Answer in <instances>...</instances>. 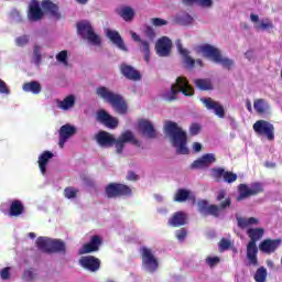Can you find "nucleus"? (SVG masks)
<instances>
[{
    "mask_svg": "<svg viewBox=\"0 0 282 282\" xmlns=\"http://www.w3.org/2000/svg\"><path fill=\"white\" fill-rule=\"evenodd\" d=\"M36 248L41 250V252H45L46 254H51L52 248V238L47 237H39L36 239Z\"/></svg>",
    "mask_w": 282,
    "mask_h": 282,
    "instance_id": "nucleus-32",
    "label": "nucleus"
},
{
    "mask_svg": "<svg viewBox=\"0 0 282 282\" xmlns=\"http://www.w3.org/2000/svg\"><path fill=\"white\" fill-rule=\"evenodd\" d=\"M72 135H76V127L70 124H64L59 129V137L65 138L66 140H69Z\"/></svg>",
    "mask_w": 282,
    "mask_h": 282,
    "instance_id": "nucleus-38",
    "label": "nucleus"
},
{
    "mask_svg": "<svg viewBox=\"0 0 282 282\" xmlns=\"http://www.w3.org/2000/svg\"><path fill=\"white\" fill-rule=\"evenodd\" d=\"M230 246H232V242H230V240H228L226 238H223L219 241V250H220V252H224L226 250H230Z\"/></svg>",
    "mask_w": 282,
    "mask_h": 282,
    "instance_id": "nucleus-46",
    "label": "nucleus"
},
{
    "mask_svg": "<svg viewBox=\"0 0 282 282\" xmlns=\"http://www.w3.org/2000/svg\"><path fill=\"white\" fill-rule=\"evenodd\" d=\"M23 91L31 93V94H41V83L39 82H29L23 84L22 86Z\"/></svg>",
    "mask_w": 282,
    "mask_h": 282,
    "instance_id": "nucleus-37",
    "label": "nucleus"
},
{
    "mask_svg": "<svg viewBox=\"0 0 282 282\" xmlns=\"http://www.w3.org/2000/svg\"><path fill=\"white\" fill-rule=\"evenodd\" d=\"M140 252L143 268H145L148 272H155V270H158L160 267V263L158 262L155 256H153V251L147 247H141Z\"/></svg>",
    "mask_w": 282,
    "mask_h": 282,
    "instance_id": "nucleus-11",
    "label": "nucleus"
},
{
    "mask_svg": "<svg viewBox=\"0 0 282 282\" xmlns=\"http://www.w3.org/2000/svg\"><path fill=\"white\" fill-rule=\"evenodd\" d=\"M279 246H281V239H265L260 242L259 248L264 254H272L276 252Z\"/></svg>",
    "mask_w": 282,
    "mask_h": 282,
    "instance_id": "nucleus-25",
    "label": "nucleus"
},
{
    "mask_svg": "<svg viewBox=\"0 0 282 282\" xmlns=\"http://www.w3.org/2000/svg\"><path fill=\"white\" fill-rule=\"evenodd\" d=\"M219 261H220L219 257H208L206 259V263L209 265V268H215V265H217Z\"/></svg>",
    "mask_w": 282,
    "mask_h": 282,
    "instance_id": "nucleus-51",
    "label": "nucleus"
},
{
    "mask_svg": "<svg viewBox=\"0 0 282 282\" xmlns=\"http://www.w3.org/2000/svg\"><path fill=\"white\" fill-rule=\"evenodd\" d=\"M41 6H42V10L51 14V17L56 21H61V19H63L58 4L52 2L51 0H43Z\"/></svg>",
    "mask_w": 282,
    "mask_h": 282,
    "instance_id": "nucleus-21",
    "label": "nucleus"
},
{
    "mask_svg": "<svg viewBox=\"0 0 282 282\" xmlns=\"http://www.w3.org/2000/svg\"><path fill=\"white\" fill-rule=\"evenodd\" d=\"M183 94L184 96H195V88L188 84V79L185 77H177L175 84L171 86V94H167L165 100L167 102H173L177 99V94Z\"/></svg>",
    "mask_w": 282,
    "mask_h": 282,
    "instance_id": "nucleus-7",
    "label": "nucleus"
},
{
    "mask_svg": "<svg viewBox=\"0 0 282 282\" xmlns=\"http://www.w3.org/2000/svg\"><path fill=\"white\" fill-rule=\"evenodd\" d=\"M171 50H173V41H171V39L163 36L158 40L155 44V51L159 56H171Z\"/></svg>",
    "mask_w": 282,
    "mask_h": 282,
    "instance_id": "nucleus-18",
    "label": "nucleus"
},
{
    "mask_svg": "<svg viewBox=\"0 0 282 282\" xmlns=\"http://www.w3.org/2000/svg\"><path fill=\"white\" fill-rule=\"evenodd\" d=\"M95 140L99 147H102L104 149H111V147H116V152L120 155L122 151H124V144L130 142V144H133L134 147H142V142L138 139H135V135H133V132L131 130H126L122 132L118 139L113 137V134L100 130L96 135Z\"/></svg>",
    "mask_w": 282,
    "mask_h": 282,
    "instance_id": "nucleus-1",
    "label": "nucleus"
},
{
    "mask_svg": "<svg viewBox=\"0 0 282 282\" xmlns=\"http://www.w3.org/2000/svg\"><path fill=\"white\" fill-rule=\"evenodd\" d=\"M199 52H202L205 58H210L213 63H217L218 65H223L225 69H232V65H235V61L224 57L221 55V51L219 48L210 45L204 44L198 47Z\"/></svg>",
    "mask_w": 282,
    "mask_h": 282,
    "instance_id": "nucleus-6",
    "label": "nucleus"
},
{
    "mask_svg": "<svg viewBox=\"0 0 282 282\" xmlns=\"http://www.w3.org/2000/svg\"><path fill=\"white\" fill-rule=\"evenodd\" d=\"M202 131V124L199 123H192L189 127L191 135H197Z\"/></svg>",
    "mask_w": 282,
    "mask_h": 282,
    "instance_id": "nucleus-48",
    "label": "nucleus"
},
{
    "mask_svg": "<svg viewBox=\"0 0 282 282\" xmlns=\"http://www.w3.org/2000/svg\"><path fill=\"white\" fill-rule=\"evenodd\" d=\"M164 129L165 133L170 135L173 147L176 148V152L180 155H188V148H186L188 137L186 131L182 130L175 121H165Z\"/></svg>",
    "mask_w": 282,
    "mask_h": 282,
    "instance_id": "nucleus-3",
    "label": "nucleus"
},
{
    "mask_svg": "<svg viewBox=\"0 0 282 282\" xmlns=\"http://www.w3.org/2000/svg\"><path fill=\"white\" fill-rule=\"evenodd\" d=\"M265 279H268V269L265 267H260L254 274V281L256 282H265Z\"/></svg>",
    "mask_w": 282,
    "mask_h": 282,
    "instance_id": "nucleus-41",
    "label": "nucleus"
},
{
    "mask_svg": "<svg viewBox=\"0 0 282 282\" xmlns=\"http://www.w3.org/2000/svg\"><path fill=\"white\" fill-rule=\"evenodd\" d=\"M200 102L205 105L208 111H214L217 118H220V119L226 118V109H224V106L219 101H215L213 100V98L208 97V98H200Z\"/></svg>",
    "mask_w": 282,
    "mask_h": 282,
    "instance_id": "nucleus-15",
    "label": "nucleus"
},
{
    "mask_svg": "<svg viewBox=\"0 0 282 282\" xmlns=\"http://www.w3.org/2000/svg\"><path fill=\"white\" fill-rule=\"evenodd\" d=\"M96 120L99 122V124H104V127H107V129H118V124H120V121L118 118L109 115L107 110L100 109L96 113Z\"/></svg>",
    "mask_w": 282,
    "mask_h": 282,
    "instance_id": "nucleus-14",
    "label": "nucleus"
},
{
    "mask_svg": "<svg viewBox=\"0 0 282 282\" xmlns=\"http://www.w3.org/2000/svg\"><path fill=\"white\" fill-rule=\"evenodd\" d=\"M176 47L178 50V54H181V56H183V65H184L185 69H195V58H193L188 54V50H186V48H184V46H182V42L180 40L176 42Z\"/></svg>",
    "mask_w": 282,
    "mask_h": 282,
    "instance_id": "nucleus-23",
    "label": "nucleus"
},
{
    "mask_svg": "<svg viewBox=\"0 0 282 282\" xmlns=\"http://www.w3.org/2000/svg\"><path fill=\"white\" fill-rule=\"evenodd\" d=\"M253 131L257 135L267 138L269 142H274V124L267 120H258L253 123Z\"/></svg>",
    "mask_w": 282,
    "mask_h": 282,
    "instance_id": "nucleus-10",
    "label": "nucleus"
},
{
    "mask_svg": "<svg viewBox=\"0 0 282 282\" xmlns=\"http://www.w3.org/2000/svg\"><path fill=\"white\" fill-rule=\"evenodd\" d=\"M76 105V97L74 95H68L62 101L57 102L58 109H63V111H67V109H72Z\"/></svg>",
    "mask_w": 282,
    "mask_h": 282,
    "instance_id": "nucleus-36",
    "label": "nucleus"
},
{
    "mask_svg": "<svg viewBox=\"0 0 282 282\" xmlns=\"http://www.w3.org/2000/svg\"><path fill=\"white\" fill-rule=\"evenodd\" d=\"M100 259L94 256H84L79 259V265L88 272H98L100 270Z\"/></svg>",
    "mask_w": 282,
    "mask_h": 282,
    "instance_id": "nucleus-17",
    "label": "nucleus"
},
{
    "mask_svg": "<svg viewBox=\"0 0 282 282\" xmlns=\"http://www.w3.org/2000/svg\"><path fill=\"white\" fill-rule=\"evenodd\" d=\"M264 166H265L267 169H275V167H276V163L267 161V162L264 163Z\"/></svg>",
    "mask_w": 282,
    "mask_h": 282,
    "instance_id": "nucleus-63",
    "label": "nucleus"
},
{
    "mask_svg": "<svg viewBox=\"0 0 282 282\" xmlns=\"http://www.w3.org/2000/svg\"><path fill=\"white\" fill-rule=\"evenodd\" d=\"M65 142H67V139H65V137L59 135L58 145L61 147V149H63L65 147Z\"/></svg>",
    "mask_w": 282,
    "mask_h": 282,
    "instance_id": "nucleus-62",
    "label": "nucleus"
},
{
    "mask_svg": "<svg viewBox=\"0 0 282 282\" xmlns=\"http://www.w3.org/2000/svg\"><path fill=\"white\" fill-rule=\"evenodd\" d=\"M246 107H247V110H248L250 113H252V104L250 102V100H247Z\"/></svg>",
    "mask_w": 282,
    "mask_h": 282,
    "instance_id": "nucleus-64",
    "label": "nucleus"
},
{
    "mask_svg": "<svg viewBox=\"0 0 282 282\" xmlns=\"http://www.w3.org/2000/svg\"><path fill=\"white\" fill-rule=\"evenodd\" d=\"M25 212V207L23 206V202L20 199H14L11 202L9 207V215L10 217H20Z\"/></svg>",
    "mask_w": 282,
    "mask_h": 282,
    "instance_id": "nucleus-30",
    "label": "nucleus"
},
{
    "mask_svg": "<svg viewBox=\"0 0 282 282\" xmlns=\"http://www.w3.org/2000/svg\"><path fill=\"white\" fill-rule=\"evenodd\" d=\"M52 158H54V153H52L51 151H44L39 156L37 164L42 175H45V173H47V164H50Z\"/></svg>",
    "mask_w": 282,
    "mask_h": 282,
    "instance_id": "nucleus-29",
    "label": "nucleus"
},
{
    "mask_svg": "<svg viewBox=\"0 0 282 282\" xmlns=\"http://www.w3.org/2000/svg\"><path fill=\"white\" fill-rule=\"evenodd\" d=\"M213 0H196V6L200 8H213Z\"/></svg>",
    "mask_w": 282,
    "mask_h": 282,
    "instance_id": "nucleus-52",
    "label": "nucleus"
},
{
    "mask_svg": "<svg viewBox=\"0 0 282 282\" xmlns=\"http://www.w3.org/2000/svg\"><path fill=\"white\" fill-rule=\"evenodd\" d=\"M0 276L1 279H3V281H8V279H10V268L2 269L0 272Z\"/></svg>",
    "mask_w": 282,
    "mask_h": 282,
    "instance_id": "nucleus-57",
    "label": "nucleus"
},
{
    "mask_svg": "<svg viewBox=\"0 0 282 282\" xmlns=\"http://www.w3.org/2000/svg\"><path fill=\"white\" fill-rule=\"evenodd\" d=\"M194 85L200 91H213L215 89V87L213 86V80H210L209 78H205V79L198 78V79H195L194 80Z\"/></svg>",
    "mask_w": 282,
    "mask_h": 282,
    "instance_id": "nucleus-34",
    "label": "nucleus"
},
{
    "mask_svg": "<svg viewBox=\"0 0 282 282\" xmlns=\"http://www.w3.org/2000/svg\"><path fill=\"white\" fill-rule=\"evenodd\" d=\"M102 246V237L95 235L90 237L89 242L83 245L79 249V254H91V252H98Z\"/></svg>",
    "mask_w": 282,
    "mask_h": 282,
    "instance_id": "nucleus-16",
    "label": "nucleus"
},
{
    "mask_svg": "<svg viewBox=\"0 0 282 282\" xmlns=\"http://www.w3.org/2000/svg\"><path fill=\"white\" fill-rule=\"evenodd\" d=\"M175 237L181 242L186 241V237H188V231L186 230V228H181L175 231Z\"/></svg>",
    "mask_w": 282,
    "mask_h": 282,
    "instance_id": "nucleus-44",
    "label": "nucleus"
},
{
    "mask_svg": "<svg viewBox=\"0 0 282 282\" xmlns=\"http://www.w3.org/2000/svg\"><path fill=\"white\" fill-rule=\"evenodd\" d=\"M77 34L84 39V41H88L91 45H100V36L96 34L94 31V26H91V22L89 21H79L76 24Z\"/></svg>",
    "mask_w": 282,
    "mask_h": 282,
    "instance_id": "nucleus-8",
    "label": "nucleus"
},
{
    "mask_svg": "<svg viewBox=\"0 0 282 282\" xmlns=\"http://www.w3.org/2000/svg\"><path fill=\"white\" fill-rule=\"evenodd\" d=\"M210 177H213L214 182L220 183L226 182L227 184H232L237 182V174L226 171L224 167H214L210 170Z\"/></svg>",
    "mask_w": 282,
    "mask_h": 282,
    "instance_id": "nucleus-12",
    "label": "nucleus"
},
{
    "mask_svg": "<svg viewBox=\"0 0 282 282\" xmlns=\"http://www.w3.org/2000/svg\"><path fill=\"white\" fill-rule=\"evenodd\" d=\"M56 61L58 63H63V65H67V51H61L56 56Z\"/></svg>",
    "mask_w": 282,
    "mask_h": 282,
    "instance_id": "nucleus-47",
    "label": "nucleus"
},
{
    "mask_svg": "<svg viewBox=\"0 0 282 282\" xmlns=\"http://www.w3.org/2000/svg\"><path fill=\"white\" fill-rule=\"evenodd\" d=\"M107 36L111 41V43H113V45L119 47V50L127 52V45H124V41L122 40V36L120 35V33H118V31L108 29Z\"/></svg>",
    "mask_w": 282,
    "mask_h": 282,
    "instance_id": "nucleus-28",
    "label": "nucleus"
},
{
    "mask_svg": "<svg viewBox=\"0 0 282 282\" xmlns=\"http://www.w3.org/2000/svg\"><path fill=\"white\" fill-rule=\"evenodd\" d=\"M193 150L195 151V153H199V151H202V143L195 142L193 144Z\"/></svg>",
    "mask_w": 282,
    "mask_h": 282,
    "instance_id": "nucleus-60",
    "label": "nucleus"
},
{
    "mask_svg": "<svg viewBox=\"0 0 282 282\" xmlns=\"http://www.w3.org/2000/svg\"><path fill=\"white\" fill-rule=\"evenodd\" d=\"M184 6H195L197 4V0H183Z\"/></svg>",
    "mask_w": 282,
    "mask_h": 282,
    "instance_id": "nucleus-61",
    "label": "nucleus"
},
{
    "mask_svg": "<svg viewBox=\"0 0 282 282\" xmlns=\"http://www.w3.org/2000/svg\"><path fill=\"white\" fill-rule=\"evenodd\" d=\"M247 235L250 238L247 245V259L250 261L251 265H259V260L257 259L259 252L257 241L265 235V230L263 228H250L247 230Z\"/></svg>",
    "mask_w": 282,
    "mask_h": 282,
    "instance_id": "nucleus-5",
    "label": "nucleus"
},
{
    "mask_svg": "<svg viewBox=\"0 0 282 282\" xmlns=\"http://www.w3.org/2000/svg\"><path fill=\"white\" fill-rule=\"evenodd\" d=\"M127 180L129 182H138V180H140V175L135 174V172L133 171H129L127 175Z\"/></svg>",
    "mask_w": 282,
    "mask_h": 282,
    "instance_id": "nucleus-54",
    "label": "nucleus"
},
{
    "mask_svg": "<svg viewBox=\"0 0 282 282\" xmlns=\"http://www.w3.org/2000/svg\"><path fill=\"white\" fill-rule=\"evenodd\" d=\"M105 194L108 199H118V197H131L133 191L122 183H109L105 187Z\"/></svg>",
    "mask_w": 282,
    "mask_h": 282,
    "instance_id": "nucleus-9",
    "label": "nucleus"
},
{
    "mask_svg": "<svg viewBox=\"0 0 282 282\" xmlns=\"http://www.w3.org/2000/svg\"><path fill=\"white\" fill-rule=\"evenodd\" d=\"M36 276H37V274H36V271H34V269H28L22 274L23 281H26V282L34 281V279H36Z\"/></svg>",
    "mask_w": 282,
    "mask_h": 282,
    "instance_id": "nucleus-42",
    "label": "nucleus"
},
{
    "mask_svg": "<svg viewBox=\"0 0 282 282\" xmlns=\"http://www.w3.org/2000/svg\"><path fill=\"white\" fill-rule=\"evenodd\" d=\"M215 162H217L215 154L207 153L198 160L194 161L191 165V169H208V166H210V164H215Z\"/></svg>",
    "mask_w": 282,
    "mask_h": 282,
    "instance_id": "nucleus-22",
    "label": "nucleus"
},
{
    "mask_svg": "<svg viewBox=\"0 0 282 282\" xmlns=\"http://www.w3.org/2000/svg\"><path fill=\"white\" fill-rule=\"evenodd\" d=\"M152 24L155 26V28H160L162 25H169V21L162 19V18H154L152 19Z\"/></svg>",
    "mask_w": 282,
    "mask_h": 282,
    "instance_id": "nucleus-50",
    "label": "nucleus"
},
{
    "mask_svg": "<svg viewBox=\"0 0 282 282\" xmlns=\"http://www.w3.org/2000/svg\"><path fill=\"white\" fill-rule=\"evenodd\" d=\"M141 52L144 54V61L149 63L151 61V45L149 42H142Z\"/></svg>",
    "mask_w": 282,
    "mask_h": 282,
    "instance_id": "nucleus-43",
    "label": "nucleus"
},
{
    "mask_svg": "<svg viewBox=\"0 0 282 282\" xmlns=\"http://www.w3.org/2000/svg\"><path fill=\"white\" fill-rule=\"evenodd\" d=\"M186 219H188L186 213L176 212L169 218L167 224L172 228H180L182 226H186Z\"/></svg>",
    "mask_w": 282,
    "mask_h": 282,
    "instance_id": "nucleus-27",
    "label": "nucleus"
},
{
    "mask_svg": "<svg viewBox=\"0 0 282 282\" xmlns=\"http://www.w3.org/2000/svg\"><path fill=\"white\" fill-rule=\"evenodd\" d=\"M238 227L239 228H248V226H258L259 225V219L256 217H250V218H238Z\"/></svg>",
    "mask_w": 282,
    "mask_h": 282,
    "instance_id": "nucleus-39",
    "label": "nucleus"
},
{
    "mask_svg": "<svg viewBox=\"0 0 282 282\" xmlns=\"http://www.w3.org/2000/svg\"><path fill=\"white\" fill-rule=\"evenodd\" d=\"M181 21H182V23H184V25H191V23H193L194 19L191 14L185 13L181 17Z\"/></svg>",
    "mask_w": 282,
    "mask_h": 282,
    "instance_id": "nucleus-53",
    "label": "nucleus"
},
{
    "mask_svg": "<svg viewBox=\"0 0 282 282\" xmlns=\"http://www.w3.org/2000/svg\"><path fill=\"white\" fill-rule=\"evenodd\" d=\"M139 127L141 129L142 135H147L150 140L158 138V131H155V128L153 127V123H151V121L142 119L139 122Z\"/></svg>",
    "mask_w": 282,
    "mask_h": 282,
    "instance_id": "nucleus-26",
    "label": "nucleus"
},
{
    "mask_svg": "<svg viewBox=\"0 0 282 282\" xmlns=\"http://www.w3.org/2000/svg\"><path fill=\"white\" fill-rule=\"evenodd\" d=\"M186 199H192L193 202H195V196L191 195V191L188 189H184V188L177 189L174 195V202L182 204L186 202Z\"/></svg>",
    "mask_w": 282,
    "mask_h": 282,
    "instance_id": "nucleus-33",
    "label": "nucleus"
},
{
    "mask_svg": "<svg viewBox=\"0 0 282 282\" xmlns=\"http://www.w3.org/2000/svg\"><path fill=\"white\" fill-rule=\"evenodd\" d=\"M96 95L102 100H106V102H109V105H111L115 111L120 116H124L129 111V106L122 95L116 94L105 86H99L96 89Z\"/></svg>",
    "mask_w": 282,
    "mask_h": 282,
    "instance_id": "nucleus-4",
    "label": "nucleus"
},
{
    "mask_svg": "<svg viewBox=\"0 0 282 282\" xmlns=\"http://www.w3.org/2000/svg\"><path fill=\"white\" fill-rule=\"evenodd\" d=\"M44 14L39 0H32L28 12L29 21H41Z\"/></svg>",
    "mask_w": 282,
    "mask_h": 282,
    "instance_id": "nucleus-24",
    "label": "nucleus"
},
{
    "mask_svg": "<svg viewBox=\"0 0 282 282\" xmlns=\"http://www.w3.org/2000/svg\"><path fill=\"white\" fill-rule=\"evenodd\" d=\"M66 254L67 247L65 246V241L61 239H51V254Z\"/></svg>",
    "mask_w": 282,
    "mask_h": 282,
    "instance_id": "nucleus-31",
    "label": "nucleus"
},
{
    "mask_svg": "<svg viewBox=\"0 0 282 282\" xmlns=\"http://www.w3.org/2000/svg\"><path fill=\"white\" fill-rule=\"evenodd\" d=\"M76 195H78V189L74 187H66L64 189V196L66 197V199H74Z\"/></svg>",
    "mask_w": 282,
    "mask_h": 282,
    "instance_id": "nucleus-45",
    "label": "nucleus"
},
{
    "mask_svg": "<svg viewBox=\"0 0 282 282\" xmlns=\"http://www.w3.org/2000/svg\"><path fill=\"white\" fill-rule=\"evenodd\" d=\"M253 109L257 111V113L263 115L265 111H268V104L264 101V99H256L253 101Z\"/></svg>",
    "mask_w": 282,
    "mask_h": 282,
    "instance_id": "nucleus-40",
    "label": "nucleus"
},
{
    "mask_svg": "<svg viewBox=\"0 0 282 282\" xmlns=\"http://www.w3.org/2000/svg\"><path fill=\"white\" fill-rule=\"evenodd\" d=\"M131 36H132V41H135V43H141V46H142V43L145 42V41L142 40V37H140V35H138V33H135V32H132V33H131Z\"/></svg>",
    "mask_w": 282,
    "mask_h": 282,
    "instance_id": "nucleus-58",
    "label": "nucleus"
},
{
    "mask_svg": "<svg viewBox=\"0 0 282 282\" xmlns=\"http://www.w3.org/2000/svg\"><path fill=\"white\" fill-rule=\"evenodd\" d=\"M250 20L252 23H256L254 24V30H257V32H265L268 30H274V23L265 18V19H262L260 22H259V17L254 13H251L250 15Z\"/></svg>",
    "mask_w": 282,
    "mask_h": 282,
    "instance_id": "nucleus-19",
    "label": "nucleus"
},
{
    "mask_svg": "<svg viewBox=\"0 0 282 282\" xmlns=\"http://www.w3.org/2000/svg\"><path fill=\"white\" fill-rule=\"evenodd\" d=\"M41 61H42V56L41 53L39 52V50H34V57H33V63H35V65L39 67V65H41Z\"/></svg>",
    "mask_w": 282,
    "mask_h": 282,
    "instance_id": "nucleus-56",
    "label": "nucleus"
},
{
    "mask_svg": "<svg viewBox=\"0 0 282 282\" xmlns=\"http://www.w3.org/2000/svg\"><path fill=\"white\" fill-rule=\"evenodd\" d=\"M15 43L18 45V47H23L25 45H28V43H30V40L28 39L26 35H22L17 37Z\"/></svg>",
    "mask_w": 282,
    "mask_h": 282,
    "instance_id": "nucleus-49",
    "label": "nucleus"
},
{
    "mask_svg": "<svg viewBox=\"0 0 282 282\" xmlns=\"http://www.w3.org/2000/svg\"><path fill=\"white\" fill-rule=\"evenodd\" d=\"M145 34L147 36H149V39H154L155 37V31H153V28L148 26L145 29Z\"/></svg>",
    "mask_w": 282,
    "mask_h": 282,
    "instance_id": "nucleus-59",
    "label": "nucleus"
},
{
    "mask_svg": "<svg viewBox=\"0 0 282 282\" xmlns=\"http://www.w3.org/2000/svg\"><path fill=\"white\" fill-rule=\"evenodd\" d=\"M0 94H10V88H8V84L3 79H0Z\"/></svg>",
    "mask_w": 282,
    "mask_h": 282,
    "instance_id": "nucleus-55",
    "label": "nucleus"
},
{
    "mask_svg": "<svg viewBox=\"0 0 282 282\" xmlns=\"http://www.w3.org/2000/svg\"><path fill=\"white\" fill-rule=\"evenodd\" d=\"M120 72L122 76H124V78H127L128 80L138 82L142 79V74H140L138 69H135L133 66L129 64H126V63L121 64Z\"/></svg>",
    "mask_w": 282,
    "mask_h": 282,
    "instance_id": "nucleus-20",
    "label": "nucleus"
},
{
    "mask_svg": "<svg viewBox=\"0 0 282 282\" xmlns=\"http://www.w3.org/2000/svg\"><path fill=\"white\" fill-rule=\"evenodd\" d=\"M238 191V202H241L242 199H248V197H253L254 195L263 193V185L261 183H253L250 188L247 184H240Z\"/></svg>",
    "mask_w": 282,
    "mask_h": 282,
    "instance_id": "nucleus-13",
    "label": "nucleus"
},
{
    "mask_svg": "<svg viewBox=\"0 0 282 282\" xmlns=\"http://www.w3.org/2000/svg\"><path fill=\"white\" fill-rule=\"evenodd\" d=\"M216 202H220L219 205L212 204L208 205V200L200 199L197 202L198 213L200 215H210L212 217H220L224 210L232 206V199L226 197V189H219L216 195Z\"/></svg>",
    "mask_w": 282,
    "mask_h": 282,
    "instance_id": "nucleus-2",
    "label": "nucleus"
},
{
    "mask_svg": "<svg viewBox=\"0 0 282 282\" xmlns=\"http://www.w3.org/2000/svg\"><path fill=\"white\" fill-rule=\"evenodd\" d=\"M117 14L123 19V21H133V17H135V11L131 9V7H122L117 9Z\"/></svg>",
    "mask_w": 282,
    "mask_h": 282,
    "instance_id": "nucleus-35",
    "label": "nucleus"
}]
</instances>
